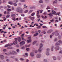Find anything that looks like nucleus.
<instances>
[{"mask_svg":"<svg viewBox=\"0 0 62 62\" xmlns=\"http://www.w3.org/2000/svg\"><path fill=\"white\" fill-rule=\"evenodd\" d=\"M42 44H41L40 45V47L39 49V53H41V48H42Z\"/></svg>","mask_w":62,"mask_h":62,"instance_id":"nucleus-1","label":"nucleus"},{"mask_svg":"<svg viewBox=\"0 0 62 62\" xmlns=\"http://www.w3.org/2000/svg\"><path fill=\"white\" fill-rule=\"evenodd\" d=\"M28 39H30L28 40H27V43H29V42H30L31 41V37H28Z\"/></svg>","mask_w":62,"mask_h":62,"instance_id":"nucleus-2","label":"nucleus"},{"mask_svg":"<svg viewBox=\"0 0 62 62\" xmlns=\"http://www.w3.org/2000/svg\"><path fill=\"white\" fill-rule=\"evenodd\" d=\"M50 50V49L47 48L46 49V54L47 55H49V51Z\"/></svg>","mask_w":62,"mask_h":62,"instance_id":"nucleus-3","label":"nucleus"},{"mask_svg":"<svg viewBox=\"0 0 62 62\" xmlns=\"http://www.w3.org/2000/svg\"><path fill=\"white\" fill-rule=\"evenodd\" d=\"M20 9H21V7H18L16 9V11L18 12H19L20 11Z\"/></svg>","mask_w":62,"mask_h":62,"instance_id":"nucleus-4","label":"nucleus"},{"mask_svg":"<svg viewBox=\"0 0 62 62\" xmlns=\"http://www.w3.org/2000/svg\"><path fill=\"white\" fill-rule=\"evenodd\" d=\"M20 45L21 46V45H24L25 44V42L24 41H22L21 42H20Z\"/></svg>","mask_w":62,"mask_h":62,"instance_id":"nucleus-5","label":"nucleus"},{"mask_svg":"<svg viewBox=\"0 0 62 62\" xmlns=\"http://www.w3.org/2000/svg\"><path fill=\"white\" fill-rule=\"evenodd\" d=\"M10 53V54H17L16 53V52L14 51H13L12 53V52H11Z\"/></svg>","mask_w":62,"mask_h":62,"instance_id":"nucleus-6","label":"nucleus"},{"mask_svg":"<svg viewBox=\"0 0 62 62\" xmlns=\"http://www.w3.org/2000/svg\"><path fill=\"white\" fill-rule=\"evenodd\" d=\"M41 57V55L40 54H38L37 55V58H40Z\"/></svg>","mask_w":62,"mask_h":62,"instance_id":"nucleus-7","label":"nucleus"},{"mask_svg":"<svg viewBox=\"0 0 62 62\" xmlns=\"http://www.w3.org/2000/svg\"><path fill=\"white\" fill-rule=\"evenodd\" d=\"M48 15H49L50 17H52L53 16V14L52 13H50L47 14Z\"/></svg>","mask_w":62,"mask_h":62,"instance_id":"nucleus-8","label":"nucleus"},{"mask_svg":"<svg viewBox=\"0 0 62 62\" xmlns=\"http://www.w3.org/2000/svg\"><path fill=\"white\" fill-rule=\"evenodd\" d=\"M53 30H50L47 32V33H50L51 32H53Z\"/></svg>","mask_w":62,"mask_h":62,"instance_id":"nucleus-9","label":"nucleus"},{"mask_svg":"<svg viewBox=\"0 0 62 62\" xmlns=\"http://www.w3.org/2000/svg\"><path fill=\"white\" fill-rule=\"evenodd\" d=\"M52 13L53 14H55V13H56V12H55L54 11V10H52Z\"/></svg>","mask_w":62,"mask_h":62,"instance_id":"nucleus-10","label":"nucleus"},{"mask_svg":"<svg viewBox=\"0 0 62 62\" xmlns=\"http://www.w3.org/2000/svg\"><path fill=\"white\" fill-rule=\"evenodd\" d=\"M30 54L31 56L33 57L34 56V53L31 52L30 53Z\"/></svg>","mask_w":62,"mask_h":62,"instance_id":"nucleus-11","label":"nucleus"},{"mask_svg":"<svg viewBox=\"0 0 62 62\" xmlns=\"http://www.w3.org/2000/svg\"><path fill=\"white\" fill-rule=\"evenodd\" d=\"M11 46V45L10 44H9L8 45L7 44L5 46V47H8V46Z\"/></svg>","mask_w":62,"mask_h":62,"instance_id":"nucleus-12","label":"nucleus"},{"mask_svg":"<svg viewBox=\"0 0 62 62\" xmlns=\"http://www.w3.org/2000/svg\"><path fill=\"white\" fill-rule=\"evenodd\" d=\"M0 57L2 59H4V56H3V55H0Z\"/></svg>","mask_w":62,"mask_h":62,"instance_id":"nucleus-13","label":"nucleus"},{"mask_svg":"<svg viewBox=\"0 0 62 62\" xmlns=\"http://www.w3.org/2000/svg\"><path fill=\"white\" fill-rule=\"evenodd\" d=\"M8 4H10V5H13V3L11 1H9L8 2Z\"/></svg>","mask_w":62,"mask_h":62,"instance_id":"nucleus-14","label":"nucleus"},{"mask_svg":"<svg viewBox=\"0 0 62 62\" xmlns=\"http://www.w3.org/2000/svg\"><path fill=\"white\" fill-rule=\"evenodd\" d=\"M18 41L20 42L21 41V38L20 37H18Z\"/></svg>","mask_w":62,"mask_h":62,"instance_id":"nucleus-15","label":"nucleus"},{"mask_svg":"<svg viewBox=\"0 0 62 62\" xmlns=\"http://www.w3.org/2000/svg\"><path fill=\"white\" fill-rule=\"evenodd\" d=\"M17 41H14L13 42V44H14L15 45L16 44H17Z\"/></svg>","mask_w":62,"mask_h":62,"instance_id":"nucleus-16","label":"nucleus"},{"mask_svg":"<svg viewBox=\"0 0 62 62\" xmlns=\"http://www.w3.org/2000/svg\"><path fill=\"white\" fill-rule=\"evenodd\" d=\"M38 35H39V33H35L34 35V37H36V36H38Z\"/></svg>","mask_w":62,"mask_h":62,"instance_id":"nucleus-17","label":"nucleus"},{"mask_svg":"<svg viewBox=\"0 0 62 62\" xmlns=\"http://www.w3.org/2000/svg\"><path fill=\"white\" fill-rule=\"evenodd\" d=\"M59 47L57 46V47H56L55 48V49L57 50H59Z\"/></svg>","mask_w":62,"mask_h":62,"instance_id":"nucleus-18","label":"nucleus"},{"mask_svg":"<svg viewBox=\"0 0 62 62\" xmlns=\"http://www.w3.org/2000/svg\"><path fill=\"white\" fill-rule=\"evenodd\" d=\"M41 26H42V25H40V26H39L37 27V29H40V28H41Z\"/></svg>","mask_w":62,"mask_h":62,"instance_id":"nucleus-19","label":"nucleus"},{"mask_svg":"<svg viewBox=\"0 0 62 62\" xmlns=\"http://www.w3.org/2000/svg\"><path fill=\"white\" fill-rule=\"evenodd\" d=\"M20 13H23V9H21L20 10Z\"/></svg>","mask_w":62,"mask_h":62,"instance_id":"nucleus-20","label":"nucleus"},{"mask_svg":"<svg viewBox=\"0 0 62 62\" xmlns=\"http://www.w3.org/2000/svg\"><path fill=\"white\" fill-rule=\"evenodd\" d=\"M60 45V44L59 43H56L55 44V45L56 46V45Z\"/></svg>","mask_w":62,"mask_h":62,"instance_id":"nucleus-21","label":"nucleus"},{"mask_svg":"<svg viewBox=\"0 0 62 62\" xmlns=\"http://www.w3.org/2000/svg\"><path fill=\"white\" fill-rule=\"evenodd\" d=\"M33 10H31L29 11V13H31L32 12H33Z\"/></svg>","mask_w":62,"mask_h":62,"instance_id":"nucleus-22","label":"nucleus"},{"mask_svg":"<svg viewBox=\"0 0 62 62\" xmlns=\"http://www.w3.org/2000/svg\"><path fill=\"white\" fill-rule=\"evenodd\" d=\"M20 1L22 2H25V0H20Z\"/></svg>","mask_w":62,"mask_h":62,"instance_id":"nucleus-23","label":"nucleus"},{"mask_svg":"<svg viewBox=\"0 0 62 62\" xmlns=\"http://www.w3.org/2000/svg\"><path fill=\"white\" fill-rule=\"evenodd\" d=\"M36 42L37 41H35L33 42L32 44L33 45H34V44H36Z\"/></svg>","mask_w":62,"mask_h":62,"instance_id":"nucleus-24","label":"nucleus"},{"mask_svg":"<svg viewBox=\"0 0 62 62\" xmlns=\"http://www.w3.org/2000/svg\"><path fill=\"white\" fill-rule=\"evenodd\" d=\"M13 20V21H16V18L14 17H13L12 18Z\"/></svg>","mask_w":62,"mask_h":62,"instance_id":"nucleus-25","label":"nucleus"},{"mask_svg":"<svg viewBox=\"0 0 62 62\" xmlns=\"http://www.w3.org/2000/svg\"><path fill=\"white\" fill-rule=\"evenodd\" d=\"M55 35L56 36H58V35H59V33H58V32L56 33Z\"/></svg>","mask_w":62,"mask_h":62,"instance_id":"nucleus-26","label":"nucleus"},{"mask_svg":"<svg viewBox=\"0 0 62 62\" xmlns=\"http://www.w3.org/2000/svg\"><path fill=\"white\" fill-rule=\"evenodd\" d=\"M22 40H24L25 41H26V39H24L23 37H22Z\"/></svg>","mask_w":62,"mask_h":62,"instance_id":"nucleus-27","label":"nucleus"},{"mask_svg":"<svg viewBox=\"0 0 62 62\" xmlns=\"http://www.w3.org/2000/svg\"><path fill=\"white\" fill-rule=\"evenodd\" d=\"M13 5H14V6L16 7V6H17V4L16 3H13Z\"/></svg>","mask_w":62,"mask_h":62,"instance_id":"nucleus-28","label":"nucleus"},{"mask_svg":"<svg viewBox=\"0 0 62 62\" xmlns=\"http://www.w3.org/2000/svg\"><path fill=\"white\" fill-rule=\"evenodd\" d=\"M8 49H12V47H9L7 48Z\"/></svg>","mask_w":62,"mask_h":62,"instance_id":"nucleus-29","label":"nucleus"},{"mask_svg":"<svg viewBox=\"0 0 62 62\" xmlns=\"http://www.w3.org/2000/svg\"><path fill=\"white\" fill-rule=\"evenodd\" d=\"M14 3H17L18 2V0H15L14 1Z\"/></svg>","mask_w":62,"mask_h":62,"instance_id":"nucleus-30","label":"nucleus"},{"mask_svg":"<svg viewBox=\"0 0 62 62\" xmlns=\"http://www.w3.org/2000/svg\"><path fill=\"white\" fill-rule=\"evenodd\" d=\"M53 58L54 60H55L56 59V58L55 56L53 57Z\"/></svg>","mask_w":62,"mask_h":62,"instance_id":"nucleus-31","label":"nucleus"},{"mask_svg":"<svg viewBox=\"0 0 62 62\" xmlns=\"http://www.w3.org/2000/svg\"><path fill=\"white\" fill-rule=\"evenodd\" d=\"M34 15H35V13H33L31 15V16H34Z\"/></svg>","mask_w":62,"mask_h":62,"instance_id":"nucleus-32","label":"nucleus"},{"mask_svg":"<svg viewBox=\"0 0 62 62\" xmlns=\"http://www.w3.org/2000/svg\"><path fill=\"white\" fill-rule=\"evenodd\" d=\"M37 16H38L39 15V11H38L37 12Z\"/></svg>","mask_w":62,"mask_h":62,"instance_id":"nucleus-33","label":"nucleus"},{"mask_svg":"<svg viewBox=\"0 0 62 62\" xmlns=\"http://www.w3.org/2000/svg\"><path fill=\"white\" fill-rule=\"evenodd\" d=\"M56 3H57V0H56L55 1H54L53 2V4H55Z\"/></svg>","mask_w":62,"mask_h":62,"instance_id":"nucleus-34","label":"nucleus"},{"mask_svg":"<svg viewBox=\"0 0 62 62\" xmlns=\"http://www.w3.org/2000/svg\"><path fill=\"white\" fill-rule=\"evenodd\" d=\"M15 14H12L11 15L12 17H13V16H15Z\"/></svg>","mask_w":62,"mask_h":62,"instance_id":"nucleus-35","label":"nucleus"},{"mask_svg":"<svg viewBox=\"0 0 62 62\" xmlns=\"http://www.w3.org/2000/svg\"><path fill=\"white\" fill-rule=\"evenodd\" d=\"M53 48H54V46H52V47H51V49L52 51H53Z\"/></svg>","mask_w":62,"mask_h":62,"instance_id":"nucleus-36","label":"nucleus"},{"mask_svg":"<svg viewBox=\"0 0 62 62\" xmlns=\"http://www.w3.org/2000/svg\"><path fill=\"white\" fill-rule=\"evenodd\" d=\"M26 6V5L25 4L24 5V7L25 8H27V6Z\"/></svg>","mask_w":62,"mask_h":62,"instance_id":"nucleus-37","label":"nucleus"},{"mask_svg":"<svg viewBox=\"0 0 62 62\" xmlns=\"http://www.w3.org/2000/svg\"><path fill=\"white\" fill-rule=\"evenodd\" d=\"M58 42L60 43H62V41L61 40H59L58 41Z\"/></svg>","mask_w":62,"mask_h":62,"instance_id":"nucleus-38","label":"nucleus"},{"mask_svg":"<svg viewBox=\"0 0 62 62\" xmlns=\"http://www.w3.org/2000/svg\"><path fill=\"white\" fill-rule=\"evenodd\" d=\"M54 20V19H52V20H50V22H52V23H53V22H54V20Z\"/></svg>","mask_w":62,"mask_h":62,"instance_id":"nucleus-39","label":"nucleus"},{"mask_svg":"<svg viewBox=\"0 0 62 62\" xmlns=\"http://www.w3.org/2000/svg\"><path fill=\"white\" fill-rule=\"evenodd\" d=\"M44 62H47V60L46 59H44L43 60Z\"/></svg>","mask_w":62,"mask_h":62,"instance_id":"nucleus-40","label":"nucleus"},{"mask_svg":"<svg viewBox=\"0 0 62 62\" xmlns=\"http://www.w3.org/2000/svg\"><path fill=\"white\" fill-rule=\"evenodd\" d=\"M41 33H43V34H46V32H45L44 31H42L41 32Z\"/></svg>","mask_w":62,"mask_h":62,"instance_id":"nucleus-41","label":"nucleus"},{"mask_svg":"<svg viewBox=\"0 0 62 62\" xmlns=\"http://www.w3.org/2000/svg\"><path fill=\"white\" fill-rule=\"evenodd\" d=\"M39 2L40 3H43V1L41 0H40L39 1Z\"/></svg>","mask_w":62,"mask_h":62,"instance_id":"nucleus-42","label":"nucleus"},{"mask_svg":"<svg viewBox=\"0 0 62 62\" xmlns=\"http://www.w3.org/2000/svg\"><path fill=\"white\" fill-rule=\"evenodd\" d=\"M7 10H8V11H11V9H9L8 8L7 9Z\"/></svg>","mask_w":62,"mask_h":62,"instance_id":"nucleus-43","label":"nucleus"},{"mask_svg":"<svg viewBox=\"0 0 62 62\" xmlns=\"http://www.w3.org/2000/svg\"><path fill=\"white\" fill-rule=\"evenodd\" d=\"M21 15L22 16H23V17L24 16V15L23 14H22Z\"/></svg>","mask_w":62,"mask_h":62,"instance_id":"nucleus-44","label":"nucleus"},{"mask_svg":"<svg viewBox=\"0 0 62 62\" xmlns=\"http://www.w3.org/2000/svg\"><path fill=\"white\" fill-rule=\"evenodd\" d=\"M10 16V15H7L6 16V18H8V17H9Z\"/></svg>","mask_w":62,"mask_h":62,"instance_id":"nucleus-45","label":"nucleus"},{"mask_svg":"<svg viewBox=\"0 0 62 62\" xmlns=\"http://www.w3.org/2000/svg\"><path fill=\"white\" fill-rule=\"evenodd\" d=\"M28 12V10H26L25 11L24 13H27Z\"/></svg>","mask_w":62,"mask_h":62,"instance_id":"nucleus-46","label":"nucleus"},{"mask_svg":"<svg viewBox=\"0 0 62 62\" xmlns=\"http://www.w3.org/2000/svg\"><path fill=\"white\" fill-rule=\"evenodd\" d=\"M49 8H50L49 6H47V8H46V9H49Z\"/></svg>","mask_w":62,"mask_h":62,"instance_id":"nucleus-47","label":"nucleus"},{"mask_svg":"<svg viewBox=\"0 0 62 62\" xmlns=\"http://www.w3.org/2000/svg\"><path fill=\"white\" fill-rule=\"evenodd\" d=\"M55 23H57L58 22V20H55Z\"/></svg>","mask_w":62,"mask_h":62,"instance_id":"nucleus-48","label":"nucleus"},{"mask_svg":"<svg viewBox=\"0 0 62 62\" xmlns=\"http://www.w3.org/2000/svg\"><path fill=\"white\" fill-rule=\"evenodd\" d=\"M25 55H26V56H28V53H25Z\"/></svg>","mask_w":62,"mask_h":62,"instance_id":"nucleus-49","label":"nucleus"},{"mask_svg":"<svg viewBox=\"0 0 62 62\" xmlns=\"http://www.w3.org/2000/svg\"><path fill=\"white\" fill-rule=\"evenodd\" d=\"M30 8L31 9H33V7H31Z\"/></svg>","mask_w":62,"mask_h":62,"instance_id":"nucleus-50","label":"nucleus"},{"mask_svg":"<svg viewBox=\"0 0 62 62\" xmlns=\"http://www.w3.org/2000/svg\"><path fill=\"white\" fill-rule=\"evenodd\" d=\"M39 11L40 13H42V12L43 11V10H40Z\"/></svg>","mask_w":62,"mask_h":62,"instance_id":"nucleus-51","label":"nucleus"},{"mask_svg":"<svg viewBox=\"0 0 62 62\" xmlns=\"http://www.w3.org/2000/svg\"><path fill=\"white\" fill-rule=\"evenodd\" d=\"M42 27L43 28H47V27H46V26H42Z\"/></svg>","mask_w":62,"mask_h":62,"instance_id":"nucleus-52","label":"nucleus"},{"mask_svg":"<svg viewBox=\"0 0 62 62\" xmlns=\"http://www.w3.org/2000/svg\"><path fill=\"white\" fill-rule=\"evenodd\" d=\"M7 13V12L6 11H5L4 12V14H6Z\"/></svg>","mask_w":62,"mask_h":62,"instance_id":"nucleus-53","label":"nucleus"},{"mask_svg":"<svg viewBox=\"0 0 62 62\" xmlns=\"http://www.w3.org/2000/svg\"><path fill=\"white\" fill-rule=\"evenodd\" d=\"M37 16V18H40V16H39V15L38 16Z\"/></svg>","mask_w":62,"mask_h":62,"instance_id":"nucleus-54","label":"nucleus"},{"mask_svg":"<svg viewBox=\"0 0 62 62\" xmlns=\"http://www.w3.org/2000/svg\"><path fill=\"white\" fill-rule=\"evenodd\" d=\"M34 17H32L31 18V20H34Z\"/></svg>","mask_w":62,"mask_h":62,"instance_id":"nucleus-55","label":"nucleus"},{"mask_svg":"<svg viewBox=\"0 0 62 62\" xmlns=\"http://www.w3.org/2000/svg\"><path fill=\"white\" fill-rule=\"evenodd\" d=\"M24 48H25V47H24V46H23L21 48L22 49H24Z\"/></svg>","mask_w":62,"mask_h":62,"instance_id":"nucleus-56","label":"nucleus"},{"mask_svg":"<svg viewBox=\"0 0 62 62\" xmlns=\"http://www.w3.org/2000/svg\"><path fill=\"white\" fill-rule=\"evenodd\" d=\"M35 32L34 31H31V33H33V34H34L35 33Z\"/></svg>","mask_w":62,"mask_h":62,"instance_id":"nucleus-57","label":"nucleus"},{"mask_svg":"<svg viewBox=\"0 0 62 62\" xmlns=\"http://www.w3.org/2000/svg\"><path fill=\"white\" fill-rule=\"evenodd\" d=\"M22 32H23V31H20L19 32L20 34L21 35L22 34Z\"/></svg>","mask_w":62,"mask_h":62,"instance_id":"nucleus-58","label":"nucleus"},{"mask_svg":"<svg viewBox=\"0 0 62 62\" xmlns=\"http://www.w3.org/2000/svg\"><path fill=\"white\" fill-rule=\"evenodd\" d=\"M6 51H7V50H6V49H4L3 50V51L4 52H6Z\"/></svg>","mask_w":62,"mask_h":62,"instance_id":"nucleus-59","label":"nucleus"},{"mask_svg":"<svg viewBox=\"0 0 62 62\" xmlns=\"http://www.w3.org/2000/svg\"><path fill=\"white\" fill-rule=\"evenodd\" d=\"M16 51L17 53H19V49H17L16 50Z\"/></svg>","mask_w":62,"mask_h":62,"instance_id":"nucleus-60","label":"nucleus"},{"mask_svg":"<svg viewBox=\"0 0 62 62\" xmlns=\"http://www.w3.org/2000/svg\"><path fill=\"white\" fill-rule=\"evenodd\" d=\"M44 14H45V15H46L47 14V13L46 12H45L44 13H43Z\"/></svg>","mask_w":62,"mask_h":62,"instance_id":"nucleus-61","label":"nucleus"},{"mask_svg":"<svg viewBox=\"0 0 62 62\" xmlns=\"http://www.w3.org/2000/svg\"><path fill=\"white\" fill-rule=\"evenodd\" d=\"M26 50L27 51H29V48H27L26 49Z\"/></svg>","mask_w":62,"mask_h":62,"instance_id":"nucleus-62","label":"nucleus"},{"mask_svg":"<svg viewBox=\"0 0 62 62\" xmlns=\"http://www.w3.org/2000/svg\"><path fill=\"white\" fill-rule=\"evenodd\" d=\"M57 40V38H55L54 39V41H56V40Z\"/></svg>","mask_w":62,"mask_h":62,"instance_id":"nucleus-63","label":"nucleus"},{"mask_svg":"<svg viewBox=\"0 0 62 62\" xmlns=\"http://www.w3.org/2000/svg\"><path fill=\"white\" fill-rule=\"evenodd\" d=\"M20 60H23V59L22 58H20Z\"/></svg>","mask_w":62,"mask_h":62,"instance_id":"nucleus-64","label":"nucleus"}]
</instances>
